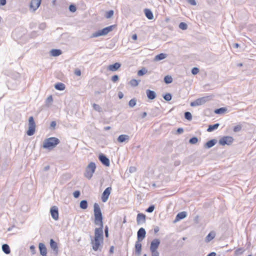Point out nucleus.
<instances>
[{"instance_id": "nucleus-4", "label": "nucleus", "mask_w": 256, "mask_h": 256, "mask_svg": "<svg viewBox=\"0 0 256 256\" xmlns=\"http://www.w3.org/2000/svg\"><path fill=\"white\" fill-rule=\"evenodd\" d=\"M114 26V25L110 26L101 30L96 32L91 35L90 38H96L102 36H105L109 32L112 31Z\"/></svg>"}, {"instance_id": "nucleus-12", "label": "nucleus", "mask_w": 256, "mask_h": 256, "mask_svg": "<svg viewBox=\"0 0 256 256\" xmlns=\"http://www.w3.org/2000/svg\"><path fill=\"white\" fill-rule=\"evenodd\" d=\"M50 212L53 219L56 220L58 218V208L56 206H53L50 208Z\"/></svg>"}, {"instance_id": "nucleus-38", "label": "nucleus", "mask_w": 256, "mask_h": 256, "mask_svg": "<svg viewBox=\"0 0 256 256\" xmlns=\"http://www.w3.org/2000/svg\"><path fill=\"white\" fill-rule=\"evenodd\" d=\"M184 118L188 120H192V115L190 112H186L184 113Z\"/></svg>"}, {"instance_id": "nucleus-48", "label": "nucleus", "mask_w": 256, "mask_h": 256, "mask_svg": "<svg viewBox=\"0 0 256 256\" xmlns=\"http://www.w3.org/2000/svg\"><path fill=\"white\" fill-rule=\"evenodd\" d=\"M80 195V192L78 190H76L73 192V196L75 198H78Z\"/></svg>"}, {"instance_id": "nucleus-10", "label": "nucleus", "mask_w": 256, "mask_h": 256, "mask_svg": "<svg viewBox=\"0 0 256 256\" xmlns=\"http://www.w3.org/2000/svg\"><path fill=\"white\" fill-rule=\"evenodd\" d=\"M160 244V240L158 239L155 238L153 240L151 243L150 246V252H154V251H158L157 249L159 246V245Z\"/></svg>"}, {"instance_id": "nucleus-49", "label": "nucleus", "mask_w": 256, "mask_h": 256, "mask_svg": "<svg viewBox=\"0 0 256 256\" xmlns=\"http://www.w3.org/2000/svg\"><path fill=\"white\" fill-rule=\"evenodd\" d=\"M130 173H133L136 172V168L134 166H130L128 170Z\"/></svg>"}, {"instance_id": "nucleus-29", "label": "nucleus", "mask_w": 256, "mask_h": 256, "mask_svg": "<svg viewBox=\"0 0 256 256\" xmlns=\"http://www.w3.org/2000/svg\"><path fill=\"white\" fill-rule=\"evenodd\" d=\"M54 88L56 90H62L65 88V86L62 82H58L55 84Z\"/></svg>"}, {"instance_id": "nucleus-9", "label": "nucleus", "mask_w": 256, "mask_h": 256, "mask_svg": "<svg viewBox=\"0 0 256 256\" xmlns=\"http://www.w3.org/2000/svg\"><path fill=\"white\" fill-rule=\"evenodd\" d=\"M103 243V240H92L91 244L92 245V249L94 251H97L98 250H100V248L102 247V244Z\"/></svg>"}, {"instance_id": "nucleus-61", "label": "nucleus", "mask_w": 256, "mask_h": 256, "mask_svg": "<svg viewBox=\"0 0 256 256\" xmlns=\"http://www.w3.org/2000/svg\"><path fill=\"white\" fill-rule=\"evenodd\" d=\"M118 96L120 99H122L124 97V94L122 92H119Z\"/></svg>"}, {"instance_id": "nucleus-45", "label": "nucleus", "mask_w": 256, "mask_h": 256, "mask_svg": "<svg viewBox=\"0 0 256 256\" xmlns=\"http://www.w3.org/2000/svg\"><path fill=\"white\" fill-rule=\"evenodd\" d=\"M199 72V69L198 68H194L192 70V73L195 75Z\"/></svg>"}, {"instance_id": "nucleus-25", "label": "nucleus", "mask_w": 256, "mask_h": 256, "mask_svg": "<svg viewBox=\"0 0 256 256\" xmlns=\"http://www.w3.org/2000/svg\"><path fill=\"white\" fill-rule=\"evenodd\" d=\"M186 216V212H182L178 214L176 216L175 221H178L180 220L183 219Z\"/></svg>"}, {"instance_id": "nucleus-50", "label": "nucleus", "mask_w": 256, "mask_h": 256, "mask_svg": "<svg viewBox=\"0 0 256 256\" xmlns=\"http://www.w3.org/2000/svg\"><path fill=\"white\" fill-rule=\"evenodd\" d=\"M118 80V75H114L112 77V80L113 82H116Z\"/></svg>"}, {"instance_id": "nucleus-26", "label": "nucleus", "mask_w": 256, "mask_h": 256, "mask_svg": "<svg viewBox=\"0 0 256 256\" xmlns=\"http://www.w3.org/2000/svg\"><path fill=\"white\" fill-rule=\"evenodd\" d=\"M144 14L146 18L148 20H152L154 18V15L152 11L149 9L144 10Z\"/></svg>"}, {"instance_id": "nucleus-33", "label": "nucleus", "mask_w": 256, "mask_h": 256, "mask_svg": "<svg viewBox=\"0 0 256 256\" xmlns=\"http://www.w3.org/2000/svg\"><path fill=\"white\" fill-rule=\"evenodd\" d=\"M164 82L167 84H170L172 82V78L171 76H166L164 78Z\"/></svg>"}, {"instance_id": "nucleus-21", "label": "nucleus", "mask_w": 256, "mask_h": 256, "mask_svg": "<svg viewBox=\"0 0 256 256\" xmlns=\"http://www.w3.org/2000/svg\"><path fill=\"white\" fill-rule=\"evenodd\" d=\"M130 140V136L126 134H121L119 136L118 138V141L119 142H123L126 141H128Z\"/></svg>"}, {"instance_id": "nucleus-14", "label": "nucleus", "mask_w": 256, "mask_h": 256, "mask_svg": "<svg viewBox=\"0 0 256 256\" xmlns=\"http://www.w3.org/2000/svg\"><path fill=\"white\" fill-rule=\"evenodd\" d=\"M146 232L143 228H141L138 232V240L142 241L146 236Z\"/></svg>"}, {"instance_id": "nucleus-6", "label": "nucleus", "mask_w": 256, "mask_h": 256, "mask_svg": "<svg viewBox=\"0 0 256 256\" xmlns=\"http://www.w3.org/2000/svg\"><path fill=\"white\" fill-rule=\"evenodd\" d=\"M210 100V96H204L202 97L199 98H198L196 100L190 103L191 106H200L205 104L206 102Z\"/></svg>"}, {"instance_id": "nucleus-27", "label": "nucleus", "mask_w": 256, "mask_h": 256, "mask_svg": "<svg viewBox=\"0 0 256 256\" xmlns=\"http://www.w3.org/2000/svg\"><path fill=\"white\" fill-rule=\"evenodd\" d=\"M166 56H167L166 54H164V53H161L160 54H158L156 56L154 60L155 61H160V60L164 59L165 58H166Z\"/></svg>"}, {"instance_id": "nucleus-19", "label": "nucleus", "mask_w": 256, "mask_h": 256, "mask_svg": "<svg viewBox=\"0 0 256 256\" xmlns=\"http://www.w3.org/2000/svg\"><path fill=\"white\" fill-rule=\"evenodd\" d=\"M135 250L136 254L138 256L140 255L142 250V244L140 241H136L135 244Z\"/></svg>"}, {"instance_id": "nucleus-42", "label": "nucleus", "mask_w": 256, "mask_h": 256, "mask_svg": "<svg viewBox=\"0 0 256 256\" xmlns=\"http://www.w3.org/2000/svg\"><path fill=\"white\" fill-rule=\"evenodd\" d=\"M164 98L166 101H170L172 99V96L170 93H168L164 96Z\"/></svg>"}, {"instance_id": "nucleus-34", "label": "nucleus", "mask_w": 256, "mask_h": 256, "mask_svg": "<svg viewBox=\"0 0 256 256\" xmlns=\"http://www.w3.org/2000/svg\"><path fill=\"white\" fill-rule=\"evenodd\" d=\"M226 110V109L224 108H218L215 110L214 112L216 114H222L224 113Z\"/></svg>"}, {"instance_id": "nucleus-58", "label": "nucleus", "mask_w": 256, "mask_h": 256, "mask_svg": "<svg viewBox=\"0 0 256 256\" xmlns=\"http://www.w3.org/2000/svg\"><path fill=\"white\" fill-rule=\"evenodd\" d=\"M52 101V96H49L47 99H46V102H50Z\"/></svg>"}, {"instance_id": "nucleus-20", "label": "nucleus", "mask_w": 256, "mask_h": 256, "mask_svg": "<svg viewBox=\"0 0 256 256\" xmlns=\"http://www.w3.org/2000/svg\"><path fill=\"white\" fill-rule=\"evenodd\" d=\"M146 94L148 99L150 100H154L156 98V92L150 90H146Z\"/></svg>"}, {"instance_id": "nucleus-31", "label": "nucleus", "mask_w": 256, "mask_h": 256, "mask_svg": "<svg viewBox=\"0 0 256 256\" xmlns=\"http://www.w3.org/2000/svg\"><path fill=\"white\" fill-rule=\"evenodd\" d=\"M80 206L81 208L85 210L88 208V202L86 200H82L80 202Z\"/></svg>"}, {"instance_id": "nucleus-37", "label": "nucleus", "mask_w": 256, "mask_h": 256, "mask_svg": "<svg viewBox=\"0 0 256 256\" xmlns=\"http://www.w3.org/2000/svg\"><path fill=\"white\" fill-rule=\"evenodd\" d=\"M92 106L94 109L96 111H98V112H101L102 111V108L100 106H99L98 104H92Z\"/></svg>"}, {"instance_id": "nucleus-41", "label": "nucleus", "mask_w": 256, "mask_h": 256, "mask_svg": "<svg viewBox=\"0 0 256 256\" xmlns=\"http://www.w3.org/2000/svg\"><path fill=\"white\" fill-rule=\"evenodd\" d=\"M198 142V139L196 137H193L189 140V142L191 144H196Z\"/></svg>"}, {"instance_id": "nucleus-16", "label": "nucleus", "mask_w": 256, "mask_h": 256, "mask_svg": "<svg viewBox=\"0 0 256 256\" xmlns=\"http://www.w3.org/2000/svg\"><path fill=\"white\" fill-rule=\"evenodd\" d=\"M50 246L51 248L54 250V254L57 255L58 251V244L52 239L50 240Z\"/></svg>"}, {"instance_id": "nucleus-28", "label": "nucleus", "mask_w": 256, "mask_h": 256, "mask_svg": "<svg viewBox=\"0 0 256 256\" xmlns=\"http://www.w3.org/2000/svg\"><path fill=\"white\" fill-rule=\"evenodd\" d=\"M50 54L53 56H58L62 54V51L60 50L52 49L50 51Z\"/></svg>"}, {"instance_id": "nucleus-51", "label": "nucleus", "mask_w": 256, "mask_h": 256, "mask_svg": "<svg viewBox=\"0 0 256 256\" xmlns=\"http://www.w3.org/2000/svg\"><path fill=\"white\" fill-rule=\"evenodd\" d=\"M74 74L78 76H80L81 75V71L79 69H76L74 71Z\"/></svg>"}, {"instance_id": "nucleus-2", "label": "nucleus", "mask_w": 256, "mask_h": 256, "mask_svg": "<svg viewBox=\"0 0 256 256\" xmlns=\"http://www.w3.org/2000/svg\"><path fill=\"white\" fill-rule=\"evenodd\" d=\"M94 224L96 225H102V216L100 208L98 204L95 203L94 205Z\"/></svg>"}, {"instance_id": "nucleus-23", "label": "nucleus", "mask_w": 256, "mask_h": 256, "mask_svg": "<svg viewBox=\"0 0 256 256\" xmlns=\"http://www.w3.org/2000/svg\"><path fill=\"white\" fill-rule=\"evenodd\" d=\"M136 220L138 224L144 222L146 220V216L142 214H138L137 215Z\"/></svg>"}, {"instance_id": "nucleus-56", "label": "nucleus", "mask_w": 256, "mask_h": 256, "mask_svg": "<svg viewBox=\"0 0 256 256\" xmlns=\"http://www.w3.org/2000/svg\"><path fill=\"white\" fill-rule=\"evenodd\" d=\"M46 26L45 23H42V24H40L39 26L40 28L42 29V30H44V28H45Z\"/></svg>"}, {"instance_id": "nucleus-59", "label": "nucleus", "mask_w": 256, "mask_h": 256, "mask_svg": "<svg viewBox=\"0 0 256 256\" xmlns=\"http://www.w3.org/2000/svg\"><path fill=\"white\" fill-rule=\"evenodd\" d=\"M177 132L178 134H182V133L184 132V130H183L182 128H178L177 130Z\"/></svg>"}, {"instance_id": "nucleus-47", "label": "nucleus", "mask_w": 256, "mask_h": 256, "mask_svg": "<svg viewBox=\"0 0 256 256\" xmlns=\"http://www.w3.org/2000/svg\"><path fill=\"white\" fill-rule=\"evenodd\" d=\"M154 205H152V206H149L148 208H147L146 211L148 212H152L154 210Z\"/></svg>"}, {"instance_id": "nucleus-55", "label": "nucleus", "mask_w": 256, "mask_h": 256, "mask_svg": "<svg viewBox=\"0 0 256 256\" xmlns=\"http://www.w3.org/2000/svg\"><path fill=\"white\" fill-rule=\"evenodd\" d=\"M50 126L51 128H54L56 126V122L52 121L50 122Z\"/></svg>"}, {"instance_id": "nucleus-22", "label": "nucleus", "mask_w": 256, "mask_h": 256, "mask_svg": "<svg viewBox=\"0 0 256 256\" xmlns=\"http://www.w3.org/2000/svg\"><path fill=\"white\" fill-rule=\"evenodd\" d=\"M216 236V232L214 231L210 232L206 236L205 241L206 242H210Z\"/></svg>"}, {"instance_id": "nucleus-54", "label": "nucleus", "mask_w": 256, "mask_h": 256, "mask_svg": "<svg viewBox=\"0 0 256 256\" xmlns=\"http://www.w3.org/2000/svg\"><path fill=\"white\" fill-rule=\"evenodd\" d=\"M188 2L192 6H196V2L195 0H188Z\"/></svg>"}, {"instance_id": "nucleus-52", "label": "nucleus", "mask_w": 256, "mask_h": 256, "mask_svg": "<svg viewBox=\"0 0 256 256\" xmlns=\"http://www.w3.org/2000/svg\"><path fill=\"white\" fill-rule=\"evenodd\" d=\"M152 256H160V253L158 251L151 252Z\"/></svg>"}, {"instance_id": "nucleus-8", "label": "nucleus", "mask_w": 256, "mask_h": 256, "mask_svg": "<svg viewBox=\"0 0 256 256\" xmlns=\"http://www.w3.org/2000/svg\"><path fill=\"white\" fill-rule=\"evenodd\" d=\"M234 142V138L230 136H226L222 138L219 140V144L222 146L230 145Z\"/></svg>"}, {"instance_id": "nucleus-60", "label": "nucleus", "mask_w": 256, "mask_h": 256, "mask_svg": "<svg viewBox=\"0 0 256 256\" xmlns=\"http://www.w3.org/2000/svg\"><path fill=\"white\" fill-rule=\"evenodd\" d=\"M6 4V0H0V4L4 6Z\"/></svg>"}, {"instance_id": "nucleus-35", "label": "nucleus", "mask_w": 256, "mask_h": 256, "mask_svg": "<svg viewBox=\"0 0 256 256\" xmlns=\"http://www.w3.org/2000/svg\"><path fill=\"white\" fill-rule=\"evenodd\" d=\"M139 82L135 79H132L129 82L130 84L132 86H138Z\"/></svg>"}, {"instance_id": "nucleus-13", "label": "nucleus", "mask_w": 256, "mask_h": 256, "mask_svg": "<svg viewBox=\"0 0 256 256\" xmlns=\"http://www.w3.org/2000/svg\"><path fill=\"white\" fill-rule=\"evenodd\" d=\"M42 0H32L30 8L32 9L33 12L36 11L40 6Z\"/></svg>"}, {"instance_id": "nucleus-7", "label": "nucleus", "mask_w": 256, "mask_h": 256, "mask_svg": "<svg viewBox=\"0 0 256 256\" xmlns=\"http://www.w3.org/2000/svg\"><path fill=\"white\" fill-rule=\"evenodd\" d=\"M99 228H96L94 230V240H104L103 224L100 225Z\"/></svg>"}, {"instance_id": "nucleus-18", "label": "nucleus", "mask_w": 256, "mask_h": 256, "mask_svg": "<svg viewBox=\"0 0 256 256\" xmlns=\"http://www.w3.org/2000/svg\"><path fill=\"white\" fill-rule=\"evenodd\" d=\"M121 66L120 64L116 62L113 64H110L108 67V70L110 71L114 72L117 70Z\"/></svg>"}, {"instance_id": "nucleus-36", "label": "nucleus", "mask_w": 256, "mask_h": 256, "mask_svg": "<svg viewBox=\"0 0 256 256\" xmlns=\"http://www.w3.org/2000/svg\"><path fill=\"white\" fill-rule=\"evenodd\" d=\"M148 72V70L146 68H142V69L139 70L138 72V75L139 76H142L146 74Z\"/></svg>"}, {"instance_id": "nucleus-32", "label": "nucleus", "mask_w": 256, "mask_h": 256, "mask_svg": "<svg viewBox=\"0 0 256 256\" xmlns=\"http://www.w3.org/2000/svg\"><path fill=\"white\" fill-rule=\"evenodd\" d=\"M218 126H219L218 124H216L213 125H210L209 126L207 130L208 132H212L214 130L216 129L218 127Z\"/></svg>"}, {"instance_id": "nucleus-62", "label": "nucleus", "mask_w": 256, "mask_h": 256, "mask_svg": "<svg viewBox=\"0 0 256 256\" xmlns=\"http://www.w3.org/2000/svg\"><path fill=\"white\" fill-rule=\"evenodd\" d=\"M114 252V246H111L110 249V254H113Z\"/></svg>"}, {"instance_id": "nucleus-3", "label": "nucleus", "mask_w": 256, "mask_h": 256, "mask_svg": "<svg viewBox=\"0 0 256 256\" xmlns=\"http://www.w3.org/2000/svg\"><path fill=\"white\" fill-rule=\"evenodd\" d=\"M96 166L94 162H90L86 168L84 176L88 180H90L94 172Z\"/></svg>"}, {"instance_id": "nucleus-5", "label": "nucleus", "mask_w": 256, "mask_h": 256, "mask_svg": "<svg viewBox=\"0 0 256 256\" xmlns=\"http://www.w3.org/2000/svg\"><path fill=\"white\" fill-rule=\"evenodd\" d=\"M36 130V123L32 116H30L28 118V129L26 132V134L31 136L33 135Z\"/></svg>"}, {"instance_id": "nucleus-64", "label": "nucleus", "mask_w": 256, "mask_h": 256, "mask_svg": "<svg viewBox=\"0 0 256 256\" xmlns=\"http://www.w3.org/2000/svg\"><path fill=\"white\" fill-rule=\"evenodd\" d=\"M216 253L214 252H212L209 254L207 256H216Z\"/></svg>"}, {"instance_id": "nucleus-17", "label": "nucleus", "mask_w": 256, "mask_h": 256, "mask_svg": "<svg viewBox=\"0 0 256 256\" xmlns=\"http://www.w3.org/2000/svg\"><path fill=\"white\" fill-rule=\"evenodd\" d=\"M38 247L40 254L42 256L46 255L47 250L45 245L42 243H40Z\"/></svg>"}, {"instance_id": "nucleus-24", "label": "nucleus", "mask_w": 256, "mask_h": 256, "mask_svg": "<svg viewBox=\"0 0 256 256\" xmlns=\"http://www.w3.org/2000/svg\"><path fill=\"white\" fill-rule=\"evenodd\" d=\"M217 140L215 139L209 140L205 144L204 148H210L214 146Z\"/></svg>"}, {"instance_id": "nucleus-46", "label": "nucleus", "mask_w": 256, "mask_h": 256, "mask_svg": "<svg viewBox=\"0 0 256 256\" xmlns=\"http://www.w3.org/2000/svg\"><path fill=\"white\" fill-rule=\"evenodd\" d=\"M113 15H114V11H113L112 10H110L108 11V12H107V14H106V17L107 18H111Z\"/></svg>"}, {"instance_id": "nucleus-30", "label": "nucleus", "mask_w": 256, "mask_h": 256, "mask_svg": "<svg viewBox=\"0 0 256 256\" xmlns=\"http://www.w3.org/2000/svg\"><path fill=\"white\" fill-rule=\"evenodd\" d=\"M2 250L6 254H9L10 252V247L7 244H4L2 246Z\"/></svg>"}, {"instance_id": "nucleus-43", "label": "nucleus", "mask_w": 256, "mask_h": 256, "mask_svg": "<svg viewBox=\"0 0 256 256\" xmlns=\"http://www.w3.org/2000/svg\"><path fill=\"white\" fill-rule=\"evenodd\" d=\"M242 129V126L240 125H237L235 126L234 128V132H238L240 131Z\"/></svg>"}, {"instance_id": "nucleus-15", "label": "nucleus", "mask_w": 256, "mask_h": 256, "mask_svg": "<svg viewBox=\"0 0 256 256\" xmlns=\"http://www.w3.org/2000/svg\"><path fill=\"white\" fill-rule=\"evenodd\" d=\"M99 160L106 166H108L110 164V160L104 154H100L98 156Z\"/></svg>"}, {"instance_id": "nucleus-1", "label": "nucleus", "mask_w": 256, "mask_h": 256, "mask_svg": "<svg viewBox=\"0 0 256 256\" xmlns=\"http://www.w3.org/2000/svg\"><path fill=\"white\" fill-rule=\"evenodd\" d=\"M60 143V140L54 137L46 139L43 142V148L49 150L53 149Z\"/></svg>"}, {"instance_id": "nucleus-40", "label": "nucleus", "mask_w": 256, "mask_h": 256, "mask_svg": "<svg viewBox=\"0 0 256 256\" xmlns=\"http://www.w3.org/2000/svg\"><path fill=\"white\" fill-rule=\"evenodd\" d=\"M128 105L130 107L133 108L136 105V100L134 98L130 100L128 102Z\"/></svg>"}, {"instance_id": "nucleus-39", "label": "nucleus", "mask_w": 256, "mask_h": 256, "mask_svg": "<svg viewBox=\"0 0 256 256\" xmlns=\"http://www.w3.org/2000/svg\"><path fill=\"white\" fill-rule=\"evenodd\" d=\"M179 28L182 30H186L188 28V25L185 22H182L179 24Z\"/></svg>"}, {"instance_id": "nucleus-11", "label": "nucleus", "mask_w": 256, "mask_h": 256, "mask_svg": "<svg viewBox=\"0 0 256 256\" xmlns=\"http://www.w3.org/2000/svg\"><path fill=\"white\" fill-rule=\"evenodd\" d=\"M111 187H108L104 190L102 196V200L103 202H105L108 200V196L111 192Z\"/></svg>"}, {"instance_id": "nucleus-44", "label": "nucleus", "mask_w": 256, "mask_h": 256, "mask_svg": "<svg viewBox=\"0 0 256 256\" xmlns=\"http://www.w3.org/2000/svg\"><path fill=\"white\" fill-rule=\"evenodd\" d=\"M69 10L71 12H74L76 11V7L74 5L71 4L69 6Z\"/></svg>"}, {"instance_id": "nucleus-53", "label": "nucleus", "mask_w": 256, "mask_h": 256, "mask_svg": "<svg viewBox=\"0 0 256 256\" xmlns=\"http://www.w3.org/2000/svg\"><path fill=\"white\" fill-rule=\"evenodd\" d=\"M105 236L106 237H108V226L105 227L104 229Z\"/></svg>"}, {"instance_id": "nucleus-57", "label": "nucleus", "mask_w": 256, "mask_h": 256, "mask_svg": "<svg viewBox=\"0 0 256 256\" xmlns=\"http://www.w3.org/2000/svg\"><path fill=\"white\" fill-rule=\"evenodd\" d=\"M154 232L155 234L157 233L159 230H160V228L158 226H154Z\"/></svg>"}, {"instance_id": "nucleus-63", "label": "nucleus", "mask_w": 256, "mask_h": 256, "mask_svg": "<svg viewBox=\"0 0 256 256\" xmlns=\"http://www.w3.org/2000/svg\"><path fill=\"white\" fill-rule=\"evenodd\" d=\"M132 38L134 40H137V35L136 34H134L132 36Z\"/></svg>"}]
</instances>
